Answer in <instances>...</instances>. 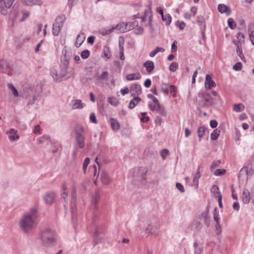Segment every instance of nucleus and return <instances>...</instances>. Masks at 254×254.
<instances>
[{
    "instance_id": "obj_1",
    "label": "nucleus",
    "mask_w": 254,
    "mask_h": 254,
    "mask_svg": "<svg viewBox=\"0 0 254 254\" xmlns=\"http://www.w3.org/2000/svg\"><path fill=\"white\" fill-rule=\"evenodd\" d=\"M37 218V210L36 208H32L25 213L19 222L20 229L24 233H27L32 230L36 223Z\"/></svg>"
},
{
    "instance_id": "obj_2",
    "label": "nucleus",
    "mask_w": 254,
    "mask_h": 254,
    "mask_svg": "<svg viewBox=\"0 0 254 254\" xmlns=\"http://www.w3.org/2000/svg\"><path fill=\"white\" fill-rule=\"evenodd\" d=\"M40 240L43 246L46 247H51L56 243V235L54 231L46 229L42 231Z\"/></svg>"
},
{
    "instance_id": "obj_3",
    "label": "nucleus",
    "mask_w": 254,
    "mask_h": 254,
    "mask_svg": "<svg viewBox=\"0 0 254 254\" xmlns=\"http://www.w3.org/2000/svg\"><path fill=\"white\" fill-rule=\"evenodd\" d=\"M75 138L76 142L79 148H83L85 146V132L83 127L80 125H77L74 127Z\"/></svg>"
},
{
    "instance_id": "obj_4",
    "label": "nucleus",
    "mask_w": 254,
    "mask_h": 254,
    "mask_svg": "<svg viewBox=\"0 0 254 254\" xmlns=\"http://www.w3.org/2000/svg\"><path fill=\"white\" fill-rule=\"evenodd\" d=\"M76 188L75 185H73L71 189V200H70V208L71 218L73 221L76 219Z\"/></svg>"
},
{
    "instance_id": "obj_5",
    "label": "nucleus",
    "mask_w": 254,
    "mask_h": 254,
    "mask_svg": "<svg viewBox=\"0 0 254 254\" xmlns=\"http://www.w3.org/2000/svg\"><path fill=\"white\" fill-rule=\"evenodd\" d=\"M65 17L64 15L58 16L55 22L53 25V34L55 36H58L62 28L64 25Z\"/></svg>"
},
{
    "instance_id": "obj_6",
    "label": "nucleus",
    "mask_w": 254,
    "mask_h": 254,
    "mask_svg": "<svg viewBox=\"0 0 254 254\" xmlns=\"http://www.w3.org/2000/svg\"><path fill=\"white\" fill-rule=\"evenodd\" d=\"M159 228V224L155 217H153V221L150 222L146 228V233L151 235H157V231Z\"/></svg>"
},
{
    "instance_id": "obj_7",
    "label": "nucleus",
    "mask_w": 254,
    "mask_h": 254,
    "mask_svg": "<svg viewBox=\"0 0 254 254\" xmlns=\"http://www.w3.org/2000/svg\"><path fill=\"white\" fill-rule=\"evenodd\" d=\"M147 18H148V24H145V26H148L151 29V32H153L152 21V15L151 8L150 7H147L144 11V15L141 17V21L144 22Z\"/></svg>"
},
{
    "instance_id": "obj_8",
    "label": "nucleus",
    "mask_w": 254,
    "mask_h": 254,
    "mask_svg": "<svg viewBox=\"0 0 254 254\" xmlns=\"http://www.w3.org/2000/svg\"><path fill=\"white\" fill-rule=\"evenodd\" d=\"M63 54H64V59L62 60V70L66 73V70L69 64V62L71 58V53L66 50H63Z\"/></svg>"
},
{
    "instance_id": "obj_9",
    "label": "nucleus",
    "mask_w": 254,
    "mask_h": 254,
    "mask_svg": "<svg viewBox=\"0 0 254 254\" xmlns=\"http://www.w3.org/2000/svg\"><path fill=\"white\" fill-rule=\"evenodd\" d=\"M14 1V0H0V7L2 15L7 14L8 9L11 7Z\"/></svg>"
},
{
    "instance_id": "obj_10",
    "label": "nucleus",
    "mask_w": 254,
    "mask_h": 254,
    "mask_svg": "<svg viewBox=\"0 0 254 254\" xmlns=\"http://www.w3.org/2000/svg\"><path fill=\"white\" fill-rule=\"evenodd\" d=\"M102 228L99 226L95 228L93 236L94 246L99 244L101 242V239L103 238L104 237L102 235Z\"/></svg>"
},
{
    "instance_id": "obj_11",
    "label": "nucleus",
    "mask_w": 254,
    "mask_h": 254,
    "mask_svg": "<svg viewBox=\"0 0 254 254\" xmlns=\"http://www.w3.org/2000/svg\"><path fill=\"white\" fill-rule=\"evenodd\" d=\"M11 70V67L8 61L3 59L0 60V71L9 74Z\"/></svg>"
},
{
    "instance_id": "obj_12",
    "label": "nucleus",
    "mask_w": 254,
    "mask_h": 254,
    "mask_svg": "<svg viewBox=\"0 0 254 254\" xmlns=\"http://www.w3.org/2000/svg\"><path fill=\"white\" fill-rule=\"evenodd\" d=\"M129 91L132 97H138L142 92L141 87L138 84H133L130 86Z\"/></svg>"
},
{
    "instance_id": "obj_13",
    "label": "nucleus",
    "mask_w": 254,
    "mask_h": 254,
    "mask_svg": "<svg viewBox=\"0 0 254 254\" xmlns=\"http://www.w3.org/2000/svg\"><path fill=\"white\" fill-rule=\"evenodd\" d=\"M148 107L150 110L152 111H156L161 116H166L167 115V113L164 108L160 104L157 106H153L152 104L149 102L148 103Z\"/></svg>"
},
{
    "instance_id": "obj_14",
    "label": "nucleus",
    "mask_w": 254,
    "mask_h": 254,
    "mask_svg": "<svg viewBox=\"0 0 254 254\" xmlns=\"http://www.w3.org/2000/svg\"><path fill=\"white\" fill-rule=\"evenodd\" d=\"M101 190L99 188H97L95 190L94 193L92 195V204L94 208L96 210L98 207V202L100 198Z\"/></svg>"
},
{
    "instance_id": "obj_15",
    "label": "nucleus",
    "mask_w": 254,
    "mask_h": 254,
    "mask_svg": "<svg viewBox=\"0 0 254 254\" xmlns=\"http://www.w3.org/2000/svg\"><path fill=\"white\" fill-rule=\"evenodd\" d=\"M199 219L202 221L207 227H208L210 224V219L209 216V212L208 210L202 212L199 215Z\"/></svg>"
},
{
    "instance_id": "obj_16",
    "label": "nucleus",
    "mask_w": 254,
    "mask_h": 254,
    "mask_svg": "<svg viewBox=\"0 0 254 254\" xmlns=\"http://www.w3.org/2000/svg\"><path fill=\"white\" fill-rule=\"evenodd\" d=\"M51 75L52 76L54 81L56 82H59L62 80V78L65 76L66 73L65 71L62 70L61 73H58L56 69L53 68L51 70Z\"/></svg>"
},
{
    "instance_id": "obj_17",
    "label": "nucleus",
    "mask_w": 254,
    "mask_h": 254,
    "mask_svg": "<svg viewBox=\"0 0 254 254\" xmlns=\"http://www.w3.org/2000/svg\"><path fill=\"white\" fill-rule=\"evenodd\" d=\"M204 85L206 89H211L212 88L216 86V83L212 79L211 75L207 74L206 75Z\"/></svg>"
},
{
    "instance_id": "obj_18",
    "label": "nucleus",
    "mask_w": 254,
    "mask_h": 254,
    "mask_svg": "<svg viewBox=\"0 0 254 254\" xmlns=\"http://www.w3.org/2000/svg\"><path fill=\"white\" fill-rule=\"evenodd\" d=\"M56 194L54 192H47L43 196L45 202L48 204H52L55 198Z\"/></svg>"
},
{
    "instance_id": "obj_19",
    "label": "nucleus",
    "mask_w": 254,
    "mask_h": 254,
    "mask_svg": "<svg viewBox=\"0 0 254 254\" xmlns=\"http://www.w3.org/2000/svg\"><path fill=\"white\" fill-rule=\"evenodd\" d=\"M7 134H9L8 138L11 141H14L19 139L20 137L18 134V131L14 128H11L7 132Z\"/></svg>"
},
{
    "instance_id": "obj_20",
    "label": "nucleus",
    "mask_w": 254,
    "mask_h": 254,
    "mask_svg": "<svg viewBox=\"0 0 254 254\" xmlns=\"http://www.w3.org/2000/svg\"><path fill=\"white\" fill-rule=\"evenodd\" d=\"M112 26L114 28V31L116 30L118 33H122L127 31V25L124 22L120 23L116 26Z\"/></svg>"
},
{
    "instance_id": "obj_21",
    "label": "nucleus",
    "mask_w": 254,
    "mask_h": 254,
    "mask_svg": "<svg viewBox=\"0 0 254 254\" xmlns=\"http://www.w3.org/2000/svg\"><path fill=\"white\" fill-rule=\"evenodd\" d=\"M218 10L220 13H225L227 15H229L231 13V9L224 4H219Z\"/></svg>"
},
{
    "instance_id": "obj_22",
    "label": "nucleus",
    "mask_w": 254,
    "mask_h": 254,
    "mask_svg": "<svg viewBox=\"0 0 254 254\" xmlns=\"http://www.w3.org/2000/svg\"><path fill=\"white\" fill-rule=\"evenodd\" d=\"M67 187L65 184H64L62 186V193L61 194V197L64 199L65 201V204H64V206L66 208V205L67 204Z\"/></svg>"
},
{
    "instance_id": "obj_23",
    "label": "nucleus",
    "mask_w": 254,
    "mask_h": 254,
    "mask_svg": "<svg viewBox=\"0 0 254 254\" xmlns=\"http://www.w3.org/2000/svg\"><path fill=\"white\" fill-rule=\"evenodd\" d=\"M85 39V36L83 32H80L77 36L75 43L76 47H79Z\"/></svg>"
},
{
    "instance_id": "obj_24",
    "label": "nucleus",
    "mask_w": 254,
    "mask_h": 254,
    "mask_svg": "<svg viewBox=\"0 0 254 254\" xmlns=\"http://www.w3.org/2000/svg\"><path fill=\"white\" fill-rule=\"evenodd\" d=\"M21 2L25 5L32 6L33 5H41L42 4L41 0H21Z\"/></svg>"
},
{
    "instance_id": "obj_25",
    "label": "nucleus",
    "mask_w": 254,
    "mask_h": 254,
    "mask_svg": "<svg viewBox=\"0 0 254 254\" xmlns=\"http://www.w3.org/2000/svg\"><path fill=\"white\" fill-rule=\"evenodd\" d=\"M84 107V104L82 103L81 100L74 99L72 101V109H82Z\"/></svg>"
},
{
    "instance_id": "obj_26",
    "label": "nucleus",
    "mask_w": 254,
    "mask_h": 254,
    "mask_svg": "<svg viewBox=\"0 0 254 254\" xmlns=\"http://www.w3.org/2000/svg\"><path fill=\"white\" fill-rule=\"evenodd\" d=\"M101 180L102 183L104 185H109L110 183L111 180L110 178L108 175V174L105 172H102L101 174Z\"/></svg>"
},
{
    "instance_id": "obj_27",
    "label": "nucleus",
    "mask_w": 254,
    "mask_h": 254,
    "mask_svg": "<svg viewBox=\"0 0 254 254\" xmlns=\"http://www.w3.org/2000/svg\"><path fill=\"white\" fill-rule=\"evenodd\" d=\"M143 66L146 68V71L148 73H151L154 68V65L153 62L147 61L143 64Z\"/></svg>"
},
{
    "instance_id": "obj_28",
    "label": "nucleus",
    "mask_w": 254,
    "mask_h": 254,
    "mask_svg": "<svg viewBox=\"0 0 254 254\" xmlns=\"http://www.w3.org/2000/svg\"><path fill=\"white\" fill-rule=\"evenodd\" d=\"M141 75L139 72L128 74L126 76V79L128 81L134 80H138L141 78Z\"/></svg>"
},
{
    "instance_id": "obj_29",
    "label": "nucleus",
    "mask_w": 254,
    "mask_h": 254,
    "mask_svg": "<svg viewBox=\"0 0 254 254\" xmlns=\"http://www.w3.org/2000/svg\"><path fill=\"white\" fill-rule=\"evenodd\" d=\"M141 100V99L138 97H133V98L130 101L128 108L130 109H133Z\"/></svg>"
},
{
    "instance_id": "obj_30",
    "label": "nucleus",
    "mask_w": 254,
    "mask_h": 254,
    "mask_svg": "<svg viewBox=\"0 0 254 254\" xmlns=\"http://www.w3.org/2000/svg\"><path fill=\"white\" fill-rule=\"evenodd\" d=\"M197 21L200 29H206V22L204 17L202 15H199L197 17Z\"/></svg>"
},
{
    "instance_id": "obj_31",
    "label": "nucleus",
    "mask_w": 254,
    "mask_h": 254,
    "mask_svg": "<svg viewBox=\"0 0 254 254\" xmlns=\"http://www.w3.org/2000/svg\"><path fill=\"white\" fill-rule=\"evenodd\" d=\"M250 192L247 189H245L243 192L242 199L244 203L247 204L249 203L250 200Z\"/></svg>"
},
{
    "instance_id": "obj_32",
    "label": "nucleus",
    "mask_w": 254,
    "mask_h": 254,
    "mask_svg": "<svg viewBox=\"0 0 254 254\" xmlns=\"http://www.w3.org/2000/svg\"><path fill=\"white\" fill-rule=\"evenodd\" d=\"M200 166H199L198 167L197 170V172L195 174V176H194L193 179V184L195 186V188L196 189H197L198 187V180L200 178V177H201V174L200 173Z\"/></svg>"
},
{
    "instance_id": "obj_33",
    "label": "nucleus",
    "mask_w": 254,
    "mask_h": 254,
    "mask_svg": "<svg viewBox=\"0 0 254 254\" xmlns=\"http://www.w3.org/2000/svg\"><path fill=\"white\" fill-rule=\"evenodd\" d=\"M110 122L113 130H118L120 129V124L116 119L114 118H111L110 119Z\"/></svg>"
},
{
    "instance_id": "obj_34",
    "label": "nucleus",
    "mask_w": 254,
    "mask_h": 254,
    "mask_svg": "<svg viewBox=\"0 0 254 254\" xmlns=\"http://www.w3.org/2000/svg\"><path fill=\"white\" fill-rule=\"evenodd\" d=\"M113 31H114V28H113V26H111L102 28L99 32L102 35H106L110 34Z\"/></svg>"
},
{
    "instance_id": "obj_35",
    "label": "nucleus",
    "mask_w": 254,
    "mask_h": 254,
    "mask_svg": "<svg viewBox=\"0 0 254 254\" xmlns=\"http://www.w3.org/2000/svg\"><path fill=\"white\" fill-rule=\"evenodd\" d=\"M200 95L202 100L204 101L205 103H209L212 99L211 95L207 92H203L200 93Z\"/></svg>"
},
{
    "instance_id": "obj_36",
    "label": "nucleus",
    "mask_w": 254,
    "mask_h": 254,
    "mask_svg": "<svg viewBox=\"0 0 254 254\" xmlns=\"http://www.w3.org/2000/svg\"><path fill=\"white\" fill-rule=\"evenodd\" d=\"M237 49L236 52L237 55L240 57L242 61H244L245 59V56L243 54V51L241 47V45L240 43L236 44Z\"/></svg>"
},
{
    "instance_id": "obj_37",
    "label": "nucleus",
    "mask_w": 254,
    "mask_h": 254,
    "mask_svg": "<svg viewBox=\"0 0 254 254\" xmlns=\"http://www.w3.org/2000/svg\"><path fill=\"white\" fill-rule=\"evenodd\" d=\"M245 167L247 169L248 175L252 176L254 173V164L250 162Z\"/></svg>"
},
{
    "instance_id": "obj_38",
    "label": "nucleus",
    "mask_w": 254,
    "mask_h": 254,
    "mask_svg": "<svg viewBox=\"0 0 254 254\" xmlns=\"http://www.w3.org/2000/svg\"><path fill=\"white\" fill-rule=\"evenodd\" d=\"M7 87L9 89L11 90L13 96L15 97H17L19 96V93L17 90L15 88L13 85L9 83L7 84Z\"/></svg>"
},
{
    "instance_id": "obj_39",
    "label": "nucleus",
    "mask_w": 254,
    "mask_h": 254,
    "mask_svg": "<svg viewBox=\"0 0 254 254\" xmlns=\"http://www.w3.org/2000/svg\"><path fill=\"white\" fill-rule=\"evenodd\" d=\"M246 168L245 166L243 167L241 169L239 175V178L246 177L247 179H248V176H249V175H248V170Z\"/></svg>"
},
{
    "instance_id": "obj_40",
    "label": "nucleus",
    "mask_w": 254,
    "mask_h": 254,
    "mask_svg": "<svg viewBox=\"0 0 254 254\" xmlns=\"http://www.w3.org/2000/svg\"><path fill=\"white\" fill-rule=\"evenodd\" d=\"M165 49L163 48L157 47L153 51L149 53V56L151 57H154L158 52H164Z\"/></svg>"
},
{
    "instance_id": "obj_41",
    "label": "nucleus",
    "mask_w": 254,
    "mask_h": 254,
    "mask_svg": "<svg viewBox=\"0 0 254 254\" xmlns=\"http://www.w3.org/2000/svg\"><path fill=\"white\" fill-rule=\"evenodd\" d=\"M127 25V31H128L131 29H133L138 24V22L136 21L133 22H129L125 23Z\"/></svg>"
},
{
    "instance_id": "obj_42",
    "label": "nucleus",
    "mask_w": 254,
    "mask_h": 254,
    "mask_svg": "<svg viewBox=\"0 0 254 254\" xmlns=\"http://www.w3.org/2000/svg\"><path fill=\"white\" fill-rule=\"evenodd\" d=\"M161 17L162 20L166 22V25H169L171 23L172 17L169 14H163Z\"/></svg>"
},
{
    "instance_id": "obj_43",
    "label": "nucleus",
    "mask_w": 254,
    "mask_h": 254,
    "mask_svg": "<svg viewBox=\"0 0 254 254\" xmlns=\"http://www.w3.org/2000/svg\"><path fill=\"white\" fill-rule=\"evenodd\" d=\"M109 72L107 71H103L99 76L96 75L97 79L101 80H106L108 79Z\"/></svg>"
},
{
    "instance_id": "obj_44",
    "label": "nucleus",
    "mask_w": 254,
    "mask_h": 254,
    "mask_svg": "<svg viewBox=\"0 0 254 254\" xmlns=\"http://www.w3.org/2000/svg\"><path fill=\"white\" fill-rule=\"evenodd\" d=\"M206 129V127L203 126H200L198 128L197 133L199 138H201L203 136Z\"/></svg>"
},
{
    "instance_id": "obj_45",
    "label": "nucleus",
    "mask_w": 254,
    "mask_h": 254,
    "mask_svg": "<svg viewBox=\"0 0 254 254\" xmlns=\"http://www.w3.org/2000/svg\"><path fill=\"white\" fill-rule=\"evenodd\" d=\"M245 107L242 104H234L233 110L236 112H240L244 110Z\"/></svg>"
},
{
    "instance_id": "obj_46",
    "label": "nucleus",
    "mask_w": 254,
    "mask_h": 254,
    "mask_svg": "<svg viewBox=\"0 0 254 254\" xmlns=\"http://www.w3.org/2000/svg\"><path fill=\"white\" fill-rule=\"evenodd\" d=\"M193 247L194 249L195 254H201L202 248L199 246L198 243L196 242H194Z\"/></svg>"
},
{
    "instance_id": "obj_47",
    "label": "nucleus",
    "mask_w": 254,
    "mask_h": 254,
    "mask_svg": "<svg viewBox=\"0 0 254 254\" xmlns=\"http://www.w3.org/2000/svg\"><path fill=\"white\" fill-rule=\"evenodd\" d=\"M220 132V131L218 129H214L211 134V139L212 140L216 139L218 137Z\"/></svg>"
},
{
    "instance_id": "obj_48",
    "label": "nucleus",
    "mask_w": 254,
    "mask_h": 254,
    "mask_svg": "<svg viewBox=\"0 0 254 254\" xmlns=\"http://www.w3.org/2000/svg\"><path fill=\"white\" fill-rule=\"evenodd\" d=\"M138 171L139 172V174L141 175V178L142 179L144 180L145 179V176L147 174V170L143 167H140L138 169Z\"/></svg>"
},
{
    "instance_id": "obj_49",
    "label": "nucleus",
    "mask_w": 254,
    "mask_h": 254,
    "mask_svg": "<svg viewBox=\"0 0 254 254\" xmlns=\"http://www.w3.org/2000/svg\"><path fill=\"white\" fill-rule=\"evenodd\" d=\"M124 39L123 38L120 37L119 41V47L120 53H124Z\"/></svg>"
},
{
    "instance_id": "obj_50",
    "label": "nucleus",
    "mask_w": 254,
    "mask_h": 254,
    "mask_svg": "<svg viewBox=\"0 0 254 254\" xmlns=\"http://www.w3.org/2000/svg\"><path fill=\"white\" fill-rule=\"evenodd\" d=\"M169 84L166 83L162 84L161 90L164 94H167L169 92Z\"/></svg>"
},
{
    "instance_id": "obj_51",
    "label": "nucleus",
    "mask_w": 254,
    "mask_h": 254,
    "mask_svg": "<svg viewBox=\"0 0 254 254\" xmlns=\"http://www.w3.org/2000/svg\"><path fill=\"white\" fill-rule=\"evenodd\" d=\"M228 24L229 27L231 29H234L236 27V24L235 23L234 20L232 18H230L228 20Z\"/></svg>"
},
{
    "instance_id": "obj_52",
    "label": "nucleus",
    "mask_w": 254,
    "mask_h": 254,
    "mask_svg": "<svg viewBox=\"0 0 254 254\" xmlns=\"http://www.w3.org/2000/svg\"><path fill=\"white\" fill-rule=\"evenodd\" d=\"M89 163H90L89 158H88V157L86 158L83 162V168H82L84 174L86 173V171L87 166L89 165Z\"/></svg>"
},
{
    "instance_id": "obj_53",
    "label": "nucleus",
    "mask_w": 254,
    "mask_h": 254,
    "mask_svg": "<svg viewBox=\"0 0 254 254\" xmlns=\"http://www.w3.org/2000/svg\"><path fill=\"white\" fill-rule=\"evenodd\" d=\"M108 101L110 104L115 106H117L119 103L118 101L116 98L114 97H109L108 99Z\"/></svg>"
},
{
    "instance_id": "obj_54",
    "label": "nucleus",
    "mask_w": 254,
    "mask_h": 254,
    "mask_svg": "<svg viewBox=\"0 0 254 254\" xmlns=\"http://www.w3.org/2000/svg\"><path fill=\"white\" fill-rule=\"evenodd\" d=\"M104 55L105 57H106L108 59H110L111 57V56H112L111 53L110 51V50L108 47L104 48Z\"/></svg>"
},
{
    "instance_id": "obj_55",
    "label": "nucleus",
    "mask_w": 254,
    "mask_h": 254,
    "mask_svg": "<svg viewBox=\"0 0 254 254\" xmlns=\"http://www.w3.org/2000/svg\"><path fill=\"white\" fill-rule=\"evenodd\" d=\"M178 64L176 62L172 63L169 66V69L172 72L175 71L178 68Z\"/></svg>"
},
{
    "instance_id": "obj_56",
    "label": "nucleus",
    "mask_w": 254,
    "mask_h": 254,
    "mask_svg": "<svg viewBox=\"0 0 254 254\" xmlns=\"http://www.w3.org/2000/svg\"><path fill=\"white\" fill-rule=\"evenodd\" d=\"M50 139V137L48 135H44L42 137L39 138V143L40 144H42L46 141H48Z\"/></svg>"
},
{
    "instance_id": "obj_57",
    "label": "nucleus",
    "mask_w": 254,
    "mask_h": 254,
    "mask_svg": "<svg viewBox=\"0 0 254 254\" xmlns=\"http://www.w3.org/2000/svg\"><path fill=\"white\" fill-rule=\"evenodd\" d=\"M90 55V52L88 50L83 51L81 53V57L83 59H87Z\"/></svg>"
},
{
    "instance_id": "obj_58",
    "label": "nucleus",
    "mask_w": 254,
    "mask_h": 254,
    "mask_svg": "<svg viewBox=\"0 0 254 254\" xmlns=\"http://www.w3.org/2000/svg\"><path fill=\"white\" fill-rule=\"evenodd\" d=\"M221 164L220 160H217L215 161H213L210 166V169L212 171L214 168H216L217 167L219 166L220 164Z\"/></svg>"
},
{
    "instance_id": "obj_59",
    "label": "nucleus",
    "mask_w": 254,
    "mask_h": 254,
    "mask_svg": "<svg viewBox=\"0 0 254 254\" xmlns=\"http://www.w3.org/2000/svg\"><path fill=\"white\" fill-rule=\"evenodd\" d=\"M226 171L224 169H216L214 172V175L216 176H221L225 174Z\"/></svg>"
},
{
    "instance_id": "obj_60",
    "label": "nucleus",
    "mask_w": 254,
    "mask_h": 254,
    "mask_svg": "<svg viewBox=\"0 0 254 254\" xmlns=\"http://www.w3.org/2000/svg\"><path fill=\"white\" fill-rule=\"evenodd\" d=\"M169 150L167 149H163L161 151V156L163 159H165L169 155Z\"/></svg>"
},
{
    "instance_id": "obj_61",
    "label": "nucleus",
    "mask_w": 254,
    "mask_h": 254,
    "mask_svg": "<svg viewBox=\"0 0 254 254\" xmlns=\"http://www.w3.org/2000/svg\"><path fill=\"white\" fill-rule=\"evenodd\" d=\"M176 25L181 30H183L186 26V23L185 22L183 21H180L179 20L177 21Z\"/></svg>"
},
{
    "instance_id": "obj_62",
    "label": "nucleus",
    "mask_w": 254,
    "mask_h": 254,
    "mask_svg": "<svg viewBox=\"0 0 254 254\" xmlns=\"http://www.w3.org/2000/svg\"><path fill=\"white\" fill-rule=\"evenodd\" d=\"M143 28L141 26L137 27L133 30V33L136 35L141 34L143 33Z\"/></svg>"
},
{
    "instance_id": "obj_63",
    "label": "nucleus",
    "mask_w": 254,
    "mask_h": 254,
    "mask_svg": "<svg viewBox=\"0 0 254 254\" xmlns=\"http://www.w3.org/2000/svg\"><path fill=\"white\" fill-rule=\"evenodd\" d=\"M242 67V64L241 62L237 63L235 65H233V68L234 70L238 71L240 70Z\"/></svg>"
},
{
    "instance_id": "obj_64",
    "label": "nucleus",
    "mask_w": 254,
    "mask_h": 254,
    "mask_svg": "<svg viewBox=\"0 0 254 254\" xmlns=\"http://www.w3.org/2000/svg\"><path fill=\"white\" fill-rule=\"evenodd\" d=\"M169 89V92H170V93L172 94L173 97H175L176 94L175 86L173 85H170Z\"/></svg>"
}]
</instances>
